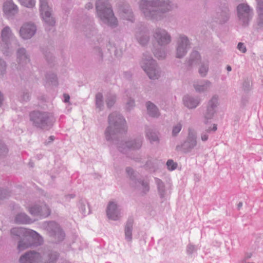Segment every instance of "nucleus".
<instances>
[{"label": "nucleus", "instance_id": "obj_31", "mask_svg": "<svg viewBox=\"0 0 263 263\" xmlns=\"http://www.w3.org/2000/svg\"><path fill=\"white\" fill-rule=\"evenodd\" d=\"M158 193L161 199H164L166 195L167 190L165 183L160 179L155 178Z\"/></svg>", "mask_w": 263, "mask_h": 263}, {"label": "nucleus", "instance_id": "obj_36", "mask_svg": "<svg viewBox=\"0 0 263 263\" xmlns=\"http://www.w3.org/2000/svg\"><path fill=\"white\" fill-rule=\"evenodd\" d=\"M92 54L98 62H102L104 59V54L102 48L100 46H97L93 47Z\"/></svg>", "mask_w": 263, "mask_h": 263}, {"label": "nucleus", "instance_id": "obj_50", "mask_svg": "<svg viewBox=\"0 0 263 263\" xmlns=\"http://www.w3.org/2000/svg\"><path fill=\"white\" fill-rule=\"evenodd\" d=\"M8 153V149L6 145L0 141V156H5Z\"/></svg>", "mask_w": 263, "mask_h": 263}, {"label": "nucleus", "instance_id": "obj_37", "mask_svg": "<svg viewBox=\"0 0 263 263\" xmlns=\"http://www.w3.org/2000/svg\"><path fill=\"white\" fill-rule=\"evenodd\" d=\"M252 82L250 78H245L241 84V88L242 90L246 93L250 92L252 89Z\"/></svg>", "mask_w": 263, "mask_h": 263}, {"label": "nucleus", "instance_id": "obj_46", "mask_svg": "<svg viewBox=\"0 0 263 263\" xmlns=\"http://www.w3.org/2000/svg\"><path fill=\"white\" fill-rule=\"evenodd\" d=\"M40 216L47 217L50 214V210L46 204L40 205Z\"/></svg>", "mask_w": 263, "mask_h": 263}, {"label": "nucleus", "instance_id": "obj_3", "mask_svg": "<svg viewBox=\"0 0 263 263\" xmlns=\"http://www.w3.org/2000/svg\"><path fill=\"white\" fill-rule=\"evenodd\" d=\"M96 16L103 24L111 28L118 25V21L108 0H97L96 2Z\"/></svg>", "mask_w": 263, "mask_h": 263}, {"label": "nucleus", "instance_id": "obj_39", "mask_svg": "<svg viewBox=\"0 0 263 263\" xmlns=\"http://www.w3.org/2000/svg\"><path fill=\"white\" fill-rule=\"evenodd\" d=\"M117 101V95L115 93H108L105 96V102L108 108H111Z\"/></svg>", "mask_w": 263, "mask_h": 263}, {"label": "nucleus", "instance_id": "obj_32", "mask_svg": "<svg viewBox=\"0 0 263 263\" xmlns=\"http://www.w3.org/2000/svg\"><path fill=\"white\" fill-rule=\"evenodd\" d=\"M14 221L18 224H28L33 222L31 219L25 213L17 214L15 216Z\"/></svg>", "mask_w": 263, "mask_h": 263}, {"label": "nucleus", "instance_id": "obj_38", "mask_svg": "<svg viewBox=\"0 0 263 263\" xmlns=\"http://www.w3.org/2000/svg\"><path fill=\"white\" fill-rule=\"evenodd\" d=\"M133 224V220H129L127 221L125 228V238L128 241H131L132 240Z\"/></svg>", "mask_w": 263, "mask_h": 263}, {"label": "nucleus", "instance_id": "obj_24", "mask_svg": "<svg viewBox=\"0 0 263 263\" xmlns=\"http://www.w3.org/2000/svg\"><path fill=\"white\" fill-rule=\"evenodd\" d=\"M11 234L12 236L19 237L28 235H32L33 237H36L37 236V232L35 231L23 227L12 228L11 230Z\"/></svg>", "mask_w": 263, "mask_h": 263}, {"label": "nucleus", "instance_id": "obj_61", "mask_svg": "<svg viewBox=\"0 0 263 263\" xmlns=\"http://www.w3.org/2000/svg\"><path fill=\"white\" fill-rule=\"evenodd\" d=\"M9 194L6 191L0 189V204H1L2 201L7 198Z\"/></svg>", "mask_w": 263, "mask_h": 263}, {"label": "nucleus", "instance_id": "obj_48", "mask_svg": "<svg viewBox=\"0 0 263 263\" xmlns=\"http://www.w3.org/2000/svg\"><path fill=\"white\" fill-rule=\"evenodd\" d=\"M256 3V10L257 14H263V0H255Z\"/></svg>", "mask_w": 263, "mask_h": 263}, {"label": "nucleus", "instance_id": "obj_19", "mask_svg": "<svg viewBox=\"0 0 263 263\" xmlns=\"http://www.w3.org/2000/svg\"><path fill=\"white\" fill-rule=\"evenodd\" d=\"M135 38L141 46H146L150 40L149 31L148 29L145 27H141L138 28L135 33Z\"/></svg>", "mask_w": 263, "mask_h": 263}, {"label": "nucleus", "instance_id": "obj_1", "mask_svg": "<svg viewBox=\"0 0 263 263\" xmlns=\"http://www.w3.org/2000/svg\"><path fill=\"white\" fill-rule=\"evenodd\" d=\"M138 4L143 16L154 22L163 20L172 8L171 0H140Z\"/></svg>", "mask_w": 263, "mask_h": 263}, {"label": "nucleus", "instance_id": "obj_64", "mask_svg": "<svg viewBox=\"0 0 263 263\" xmlns=\"http://www.w3.org/2000/svg\"><path fill=\"white\" fill-rule=\"evenodd\" d=\"M132 73L129 71H126L123 72V77L126 79H130L132 77Z\"/></svg>", "mask_w": 263, "mask_h": 263}, {"label": "nucleus", "instance_id": "obj_14", "mask_svg": "<svg viewBox=\"0 0 263 263\" xmlns=\"http://www.w3.org/2000/svg\"><path fill=\"white\" fill-rule=\"evenodd\" d=\"M152 36L153 40L160 47L168 45L172 41L171 34L165 29L157 27L153 30Z\"/></svg>", "mask_w": 263, "mask_h": 263}, {"label": "nucleus", "instance_id": "obj_27", "mask_svg": "<svg viewBox=\"0 0 263 263\" xmlns=\"http://www.w3.org/2000/svg\"><path fill=\"white\" fill-rule=\"evenodd\" d=\"M230 12L228 7H225L217 13L216 18L220 24H224L230 18Z\"/></svg>", "mask_w": 263, "mask_h": 263}, {"label": "nucleus", "instance_id": "obj_35", "mask_svg": "<svg viewBox=\"0 0 263 263\" xmlns=\"http://www.w3.org/2000/svg\"><path fill=\"white\" fill-rule=\"evenodd\" d=\"M209 69V62L206 60L201 62L198 68V72L201 77L204 78L207 76Z\"/></svg>", "mask_w": 263, "mask_h": 263}, {"label": "nucleus", "instance_id": "obj_49", "mask_svg": "<svg viewBox=\"0 0 263 263\" xmlns=\"http://www.w3.org/2000/svg\"><path fill=\"white\" fill-rule=\"evenodd\" d=\"M135 106V100L129 98L128 99L125 105V108L127 111H130L132 110L134 107Z\"/></svg>", "mask_w": 263, "mask_h": 263}, {"label": "nucleus", "instance_id": "obj_59", "mask_svg": "<svg viewBox=\"0 0 263 263\" xmlns=\"http://www.w3.org/2000/svg\"><path fill=\"white\" fill-rule=\"evenodd\" d=\"M249 101V97L247 95L242 96L240 100V105L241 106H246Z\"/></svg>", "mask_w": 263, "mask_h": 263}, {"label": "nucleus", "instance_id": "obj_25", "mask_svg": "<svg viewBox=\"0 0 263 263\" xmlns=\"http://www.w3.org/2000/svg\"><path fill=\"white\" fill-rule=\"evenodd\" d=\"M118 8L119 12L123 18L132 22L134 21L133 11L129 5L124 4H119Z\"/></svg>", "mask_w": 263, "mask_h": 263}, {"label": "nucleus", "instance_id": "obj_6", "mask_svg": "<svg viewBox=\"0 0 263 263\" xmlns=\"http://www.w3.org/2000/svg\"><path fill=\"white\" fill-rule=\"evenodd\" d=\"M30 121L34 126L42 129L52 125V116L48 112L34 111L30 114Z\"/></svg>", "mask_w": 263, "mask_h": 263}, {"label": "nucleus", "instance_id": "obj_52", "mask_svg": "<svg viewBox=\"0 0 263 263\" xmlns=\"http://www.w3.org/2000/svg\"><path fill=\"white\" fill-rule=\"evenodd\" d=\"M211 133V128H209L205 131L202 132L200 134V139L202 142H205L208 141L209 139L208 134Z\"/></svg>", "mask_w": 263, "mask_h": 263}, {"label": "nucleus", "instance_id": "obj_51", "mask_svg": "<svg viewBox=\"0 0 263 263\" xmlns=\"http://www.w3.org/2000/svg\"><path fill=\"white\" fill-rule=\"evenodd\" d=\"M166 165L168 170L174 171L177 167L178 164L173 160L170 159L167 161Z\"/></svg>", "mask_w": 263, "mask_h": 263}, {"label": "nucleus", "instance_id": "obj_60", "mask_svg": "<svg viewBox=\"0 0 263 263\" xmlns=\"http://www.w3.org/2000/svg\"><path fill=\"white\" fill-rule=\"evenodd\" d=\"M6 62L4 60L0 59V74L1 75H3L5 73L6 71Z\"/></svg>", "mask_w": 263, "mask_h": 263}, {"label": "nucleus", "instance_id": "obj_12", "mask_svg": "<svg viewBox=\"0 0 263 263\" xmlns=\"http://www.w3.org/2000/svg\"><path fill=\"white\" fill-rule=\"evenodd\" d=\"M220 104L219 98L217 95H214L209 99L206 105L203 113L204 123H207L217 114L218 108Z\"/></svg>", "mask_w": 263, "mask_h": 263}, {"label": "nucleus", "instance_id": "obj_23", "mask_svg": "<svg viewBox=\"0 0 263 263\" xmlns=\"http://www.w3.org/2000/svg\"><path fill=\"white\" fill-rule=\"evenodd\" d=\"M3 11L8 17H12L18 12V7L12 0H7L3 5Z\"/></svg>", "mask_w": 263, "mask_h": 263}, {"label": "nucleus", "instance_id": "obj_8", "mask_svg": "<svg viewBox=\"0 0 263 263\" xmlns=\"http://www.w3.org/2000/svg\"><path fill=\"white\" fill-rule=\"evenodd\" d=\"M238 23L243 27H248L253 16V9L246 3L238 4L236 7Z\"/></svg>", "mask_w": 263, "mask_h": 263}, {"label": "nucleus", "instance_id": "obj_57", "mask_svg": "<svg viewBox=\"0 0 263 263\" xmlns=\"http://www.w3.org/2000/svg\"><path fill=\"white\" fill-rule=\"evenodd\" d=\"M45 57L46 58V60L48 63H52L54 62L55 58L53 56V54L50 52H45L44 53Z\"/></svg>", "mask_w": 263, "mask_h": 263}, {"label": "nucleus", "instance_id": "obj_62", "mask_svg": "<svg viewBox=\"0 0 263 263\" xmlns=\"http://www.w3.org/2000/svg\"><path fill=\"white\" fill-rule=\"evenodd\" d=\"M81 210L84 214H89V210L88 205L84 203L81 204Z\"/></svg>", "mask_w": 263, "mask_h": 263}, {"label": "nucleus", "instance_id": "obj_2", "mask_svg": "<svg viewBox=\"0 0 263 263\" xmlns=\"http://www.w3.org/2000/svg\"><path fill=\"white\" fill-rule=\"evenodd\" d=\"M107 121L108 126L104 132L105 138L108 142L114 143L120 136L127 132L126 121L124 117L117 111L108 115Z\"/></svg>", "mask_w": 263, "mask_h": 263}, {"label": "nucleus", "instance_id": "obj_63", "mask_svg": "<svg viewBox=\"0 0 263 263\" xmlns=\"http://www.w3.org/2000/svg\"><path fill=\"white\" fill-rule=\"evenodd\" d=\"M154 164V160L152 158L148 159L145 163L146 167L151 168L153 167Z\"/></svg>", "mask_w": 263, "mask_h": 263}, {"label": "nucleus", "instance_id": "obj_58", "mask_svg": "<svg viewBox=\"0 0 263 263\" xmlns=\"http://www.w3.org/2000/svg\"><path fill=\"white\" fill-rule=\"evenodd\" d=\"M237 48L242 53H245L247 52V48L243 43L239 42L237 44Z\"/></svg>", "mask_w": 263, "mask_h": 263}, {"label": "nucleus", "instance_id": "obj_17", "mask_svg": "<svg viewBox=\"0 0 263 263\" xmlns=\"http://www.w3.org/2000/svg\"><path fill=\"white\" fill-rule=\"evenodd\" d=\"M37 26L32 22L24 23L20 29L19 34L24 40H29L32 38L36 33Z\"/></svg>", "mask_w": 263, "mask_h": 263}, {"label": "nucleus", "instance_id": "obj_33", "mask_svg": "<svg viewBox=\"0 0 263 263\" xmlns=\"http://www.w3.org/2000/svg\"><path fill=\"white\" fill-rule=\"evenodd\" d=\"M41 15L47 24L50 26H53L54 25L55 21L52 16L51 10L41 13Z\"/></svg>", "mask_w": 263, "mask_h": 263}, {"label": "nucleus", "instance_id": "obj_53", "mask_svg": "<svg viewBox=\"0 0 263 263\" xmlns=\"http://www.w3.org/2000/svg\"><path fill=\"white\" fill-rule=\"evenodd\" d=\"M46 79L52 84L55 85L57 84V76L54 73H48L46 75Z\"/></svg>", "mask_w": 263, "mask_h": 263}, {"label": "nucleus", "instance_id": "obj_21", "mask_svg": "<svg viewBox=\"0 0 263 263\" xmlns=\"http://www.w3.org/2000/svg\"><path fill=\"white\" fill-rule=\"evenodd\" d=\"M41 254V263H56L60 256L58 252L53 250L45 251Z\"/></svg>", "mask_w": 263, "mask_h": 263}, {"label": "nucleus", "instance_id": "obj_15", "mask_svg": "<svg viewBox=\"0 0 263 263\" xmlns=\"http://www.w3.org/2000/svg\"><path fill=\"white\" fill-rule=\"evenodd\" d=\"M107 218L113 221L119 220L122 217L121 209L118 203L114 201H110L106 209Z\"/></svg>", "mask_w": 263, "mask_h": 263}, {"label": "nucleus", "instance_id": "obj_30", "mask_svg": "<svg viewBox=\"0 0 263 263\" xmlns=\"http://www.w3.org/2000/svg\"><path fill=\"white\" fill-rule=\"evenodd\" d=\"M147 114L151 117L157 118L160 116V112L157 106L152 102L146 103Z\"/></svg>", "mask_w": 263, "mask_h": 263}, {"label": "nucleus", "instance_id": "obj_4", "mask_svg": "<svg viewBox=\"0 0 263 263\" xmlns=\"http://www.w3.org/2000/svg\"><path fill=\"white\" fill-rule=\"evenodd\" d=\"M140 66L150 79L157 80L160 77V69L149 53L143 54Z\"/></svg>", "mask_w": 263, "mask_h": 263}, {"label": "nucleus", "instance_id": "obj_45", "mask_svg": "<svg viewBox=\"0 0 263 263\" xmlns=\"http://www.w3.org/2000/svg\"><path fill=\"white\" fill-rule=\"evenodd\" d=\"M21 4L27 8H31L35 6V0H18Z\"/></svg>", "mask_w": 263, "mask_h": 263}, {"label": "nucleus", "instance_id": "obj_10", "mask_svg": "<svg viewBox=\"0 0 263 263\" xmlns=\"http://www.w3.org/2000/svg\"><path fill=\"white\" fill-rule=\"evenodd\" d=\"M191 43L187 36L180 35L176 40L175 47V54L177 59H182L191 48Z\"/></svg>", "mask_w": 263, "mask_h": 263}, {"label": "nucleus", "instance_id": "obj_47", "mask_svg": "<svg viewBox=\"0 0 263 263\" xmlns=\"http://www.w3.org/2000/svg\"><path fill=\"white\" fill-rule=\"evenodd\" d=\"M40 205H35L29 208V211L33 216H40Z\"/></svg>", "mask_w": 263, "mask_h": 263}, {"label": "nucleus", "instance_id": "obj_43", "mask_svg": "<svg viewBox=\"0 0 263 263\" xmlns=\"http://www.w3.org/2000/svg\"><path fill=\"white\" fill-rule=\"evenodd\" d=\"M40 13L51 10L49 7L47 0H39Z\"/></svg>", "mask_w": 263, "mask_h": 263}, {"label": "nucleus", "instance_id": "obj_18", "mask_svg": "<svg viewBox=\"0 0 263 263\" xmlns=\"http://www.w3.org/2000/svg\"><path fill=\"white\" fill-rule=\"evenodd\" d=\"M20 263H41V253L35 251H30L21 256L19 259Z\"/></svg>", "mask_w": 263, "mask_h": 263}, {"label": "nucleus", "instance_id": "obj_54", "mask_svg": "<svg viewBox=\"0 0 263 263\" xmlns=\"http://www.w3.org/2000/svg\"><path fill=\"white\" fill-rule=\"evenodd\" d=\"M257 25L259 29L263 31V14L257 15Z\"/></svg>", "mask_w": 263, "mask_h": 263}, {"label": "nucleus", "instance_id": "obj_11", "mask_svg": "<svg viewBox=\"0 0 263 263\" xmlns=\"http://www.w3.org/2000/svg\"><path fill=\"white\" fill-rule=\"evenodd\" d=\"M41 227L48 232L55 242H59L64 239L65 234L57 222L45 221L42 224Z\"/></svg>", "mask_w": 263, "mask_h": 263}, {"label": "nucleus", "instance_id": "obj_28", "mask_svg": "<svg viewBox=\"0 0 263 263\" xmlns=\"http://www.w3.org/2000/svg\"><path fill=\"white\" fill-rule=\"evenodd\" d=\"M145 134L146 138L151 143H156L158 144L159 143L160 139L158 133L154 129L146 127L145 130Z\"/></svg>", "mask_w": 263, "mask_h": 263}, {"label": "nucleus", "instance_id": "obj_13", "mask_svg": "<svg viewBox=\"0 0 263 263\" xmlns=\"http://www.w3.org/2000/svg\"><path fill=\"white\" fill-rule=\"evenodd\" d=\"M81 31L86 37L93 41L98 39V30L93 20L91 19L86 18L84 20L81 28Z\"/></svg>", "mask_w": 263, "mask_h": 263}, {"label": "nucleus", "instance_id": "obj_34", "mask_svg": "<svg viewBox=\"0 0 263 263\" xmlns=\"http://www.w3.org/2000/svg\"><path fill=\"white\" fill-rule=\"evenodd\" d=\"M201 56L199 53L197 51H194L191 52L188 59L187 63L189 65L192 66L197 64L200 61Z\"/></svg>", "mask_w": 263, "mask_h": 263}, {"label": "nucleus", "instance_id": "obj_55", "mask_svg": "<svg viewBox=\"0 0 263 263\" xmlns=\"http://www.w3.org/2000/svg\"><path fill=\"white\" fill-rule=\"evenodd\" d=\"M126 172L127 175L128 176V177L130 178L131 182H133V178H134L135 179H137L136 176V173L135 172V171H134V170L132 168H131L130 167H126Z\"/></svg>", "mask_w": 263, "mask_h": 263}, {"label": "nucleus", "instance_id": "obj_56", "mask_svg": "<svg viewBox=\"0 0 263 263\" xmlns=\"http://www.w3.org/2000/svg\"><path fill=\"white\" fill-rule=\"evenodd\" d=\"M196 251V247L192 244H189L186 248V251L188 255H191L193 253Z\"/></svg>", "mask_w": 263, "mask_h": 263}, {"label": "nucleus", "instance_id": "obj_22", "mask_svg": "<svg viewBox=\"0 0 263 263\" xmlns=\"http://www.w3.org/2000/svg\"><path fill=\"white\" fill-rule=\"evenodd\" d=\"M200 98L197 96L185 95L183 98V104L189 109H195L200 103Z\"/></svg>", "mask_w": 263, "mask_h": 263}, {"label": "nucleus", "instance_id": "obj_40", "mask_svg": "<svg viewBox=\"0 0 263 263\" xmlns=\"http://www.w3.org/2000/svg\"><path fill=\"white\" fill-rule=\"evenodd\" d=\"M124 43L121 42L120 43H117L114 45V55L117 58H119L122 57L123 52V46Z\"/></svg>", "mask_w": 263, "mask_h": 263}, {"label": "nucleus", "instance_id": "obj_20", "mask_svg": "<svg viewBox=\"0 0 263 263\" xmlns=\"http://www.w3.org/2000/svg\"><path fill=\"white\" fill-rule=\"evenodd\" d=\"M130 184L133 187L141 193L146 194L149 191L148 183L141 178L135 179L133 178V182H130Z\"/></svg>", "mask_w": 263, "mask_h": 263}, {"label": "nucleus", "instance_id": "obj_41", "mask_svg": "<svg viewBox=\"0 0 263 263\" xmlns=\"http://www.w3.org/2000/svg\"><path fill=\"white\" fill-rule=\"evenodd\" d=\"M153 52L154 56L159 60L164 59L166 55L165 49L161 47L154 49Z\"/></svg>", "mask_w": 263, "mask_h": 263}, {"label": "nucleus", "instance_id": "obj_29", "mask_svg": "<svg viewBox=\"0 0 263 263\" xmlns=\"http://www.w3.org/2000/svg\"><path fill=\"white\" fill-rule=\"evenodd\" d=\"M17 60L21 64H26L29 62V55L24 48H19L17 51Z\"/></svg>", "mask_w": 263, "mask_h": 263}, {"label": "nucleus", "instance_id": "obj_9", "mask_svg": "<svg viewBox=\"0 0 263 263\" xmlns=\"http://www.w3.org/2000/svg\"><path fill=\"white\" fill-rule=\"evenodd\" d=\"M17 41L12 29L8 26H5L1 30L0 45L5 52L13 50V44Z\"/></svg>", "mask_w": 263, "mask_h": 263}, {"label": "nucleus", "instance_id": "obj_26", "mask_svg": "<svg viewBox=\"0 0 263 263\" xmlns=\"http://www.w3.org/2000/svg\"><path fill=\"white\" fill-rule=\"evenodd\" d=\"M212 82L208 80H202L195 82L193 87L195 91L198 93H203L209 91L212 87Z\"/></svg>", "mask_w": 263, "mask_h": 263}, {"label": "nucleus", "instance_id": "obj_44", "mask_svg": "<svg viewBox=\"0 0 263 263\" xmlns=\"http://www.w3.org/2000/svg\"><path fill=\"white\" fill-rule=\"evenodd\" d=\"M182 128V124L180 122L174 124L172 127V136L174 137H176L181 130Z\"/></svg>", "mask_w": 263, "mask_h": 263}, {"label": "nucleus", "instance_id": "obj_42", "mask_svg": "<svg viewBox=\"0 0 263 263\" xmlns=\"http://www.w3.org/2000/svg\"><path fill=\"white\" fill-rule=\"evenodd\" d=\"M96 107L102 110L104 107V101L103 95L101 93H98L96 95Z\"/></svg>", "mask_w": 263, "mask_h": 263}, {"label": "nucleus", "instance_id": "obj_7", "mask_svg": "<svg viewBox=\"0 0 263 263\" xmlns=\"http://www.w3.org/2000/svg\"><path fill=\"white\" fill-rule=\"evenodd\" d=\"M197 145V132L194 129L189 128L186 139L180 144L176 146V150L183 154H189L191 153Z\"/></svg>", "mask_w": 263, "mask_h": 263}, {"label": "nucleus", "instance_id": "obj_5", "mask_svg": "<svg viewBox=\"0 0 263 263\" xmlns=\"http://www.w3.org/2000/svg\"><path fill=\"white\" fill-rule=\"evenodd\" d=\"M143 137L142 136L136 138H130L124 140H118L112 143L117 145L119 151L121 153L128 155L131 151H137L140 149L142 145Z\"/></svg>", "mask_w": 263, "mask_h": 263}, {"label": "nucleus", "instance_id": "obj_16", "mask_svg": "<svg viewBox=\"0 0 263 263\" xmlns=\"http://www.w3.org/2000/svg\"><path fill=\"white\" fill-rule=\"evenodd\" d=\"M24 238L19 241L18 249L20 251H23L32 246H37L43 241L42 238L37 233L36 237H33L32 235L23 236Z\"/></svg>", "mask_w": 263, "mask_h": 263}]
</instances>
